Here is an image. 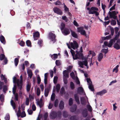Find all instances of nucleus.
Listing matches in <instances>:
<instances>
[{
	"instance_id": "nucleus-1",
	"label": "nucleus",
	"mask_w": 120,
	"mask_h": 120,
	"mask_svg": "<svg viewBox=\"0 0 120 120\" xmlns=\"http://www.w3.org/2000/svg\"><path fill=\"white\" fill-rule=\"evenodd\" d=\"M70 52L74 60H77L78 59L82 60H84V56L83 54L81 52L76 50L75 51L76 54H75V51L72 49H71Z\"/></svg>"
},
{
	"instance_id": "nucleus-2",
	"label": "nucleus",
	"mask_w": 120,
	"mask_h": 120,
	"mask_svg": "<svg viewBox=\"0 0 120 120\" xmlns=\"http://www.w3.org/2000/svg\"><path fill=\"white\" fill-rule=\"evenodd\" d=\"M110 18H113L115 19H117V16L116 15V11H112L111 12L109 11L108 13Z\"/></svg>"
},
{
	"instance_id": "nucleus-3",
	"label": "nucleus",
	"mask_w": 120,
	"mask_h": 120,
	"mask_svg": "<svg viewBox=\"0 0 120 120\" xmlns=\"http://www.w3.org/2000/svg\"><path fill=\"white\" fill-rule=\"evenodd\" d=\"M49 39L53 42V43L56 42V36L54 34L50 32L49 34Z\"/></svg>"
},
{
	"instance_id": "nucleus-4",
	"label": "nucleus",
	"mask_w": 120,
	"mask_h": 120,
	"mask_svg": "<svg viewBox=\"0 0 120 120\" xmlns=\"http://www.w3.org/2000/svg\"><path fill=\"white\" fill-rule=\"evenodd\" d=\"M20 81L19 82V79L17 80V86L19 88L20 90H21L22 88V76L21 75L20 77Z\"/></svg>"
},
{
	"instance_id": "nucleus-5",
	"label": "nucleus",
	"mask_w": 120,
	"mask_h": 120,
	"mask_svg": "<svg viewBox=\"0 0 120 120\" xmlns=\"http://www.w3.org/2000/svg\"><path fill=\"white\" fill-rule=\"evenodd\" d=\"M53 10L54 13L60 15H62L63 12L59 8L55 7L53 9Z\"/></svg>"
},
{
	"instance_id": "nucleus-6",
	"label": "nucleus",
	"mask_w": 120,
	"mask_h": 120,
	"mask_svg": "<svg viewBox=\"0 0 120 120\" xmlns=\"http://www.w3.org/2000/svg\"><path fill=\"white\" fill-rule=\"evenodd\" d=\"M70 45L71 47L73 49L75 50V48H78L79 45L77 42L75 41H73V43L72 42L70 43Z\"/></svg>"
},
{
	"instance_id": "nucleus-7",
	"label": "nucleus",
	"mask_w": 120,
	"mask_h": 120,
	"mask_svg": "<svg viewBox=\"0 0 120 120\" xmlns=\"http://www.w3.org/2000/svg\"><path fill=\"white\" fill-rule=\"evenodd\" d=\"M57 116V113L55 111H53L51 112L50 114V117L52 119H54L56 118Z\"/></svg>"
},
{
	"instance_id": "nucleus-8",
	"label": "nucleus",
	"mask_w": 120,
	"mask_h": 120,
	"mask_svg": "<svg viewBox=\"0 0 120 120\" xmlns=\"http://www.w3.org/2000/svg\"><path fill=\"white\" fill-rule=\"evenodd\" d=\"M40 34L38 31L35 32L33 33V37L34 40H37L38 38L40 37Z\"/></svg>"
},
{
	"instance_id": "nucleus-9",
	"label": "nucleus",
	"mask_w": 120,
	"mask_h": 120,
	"mask_svg": "<svg viewBox=\"0 0 120 120\" xmlns=\"http://www.w3.org/2000/svg\"><path fill=\"white\" fill-rule=\"evenodd\" d=\"M87 9L89 11V14H91L90 13L91 12H92V11L94 10H96V11H98V9L97 8H96L94 7H91L90 9L89 7L87 8Z\"/></svg>"
},
{
	"instance_id": "nucleus-10",
	"label": "nucleus",
	"mask_w": 120,
	"mask_h": 120,
	"mask_svg": "<svg viewBox=\"0 0 120 120\" xmlns=\"http://www.w3.org/2000/svg\"><path fill=\"white\" fill-rule=\"evenodd\" d=\"M63 30V33L64 35H67L70 33L69 30L68 28H65Z\"/></svg>"
},
{
	"instance_id": "nucleus-11",
	"label": "nucleus",
	"mask_w": 120,
	"mask_h": 120,
	"mask_svg": "<svg viewBox=\"0 0 120 120\" xmlns=\"http://www.w3.org/2000/svg\"><path fill=\"white\" fill-rule=\"evenodd\" d=\"M74 98L76 101L77 104L79 105L80 104L79 99V96L77 94H74Z\"/></svg>"
},
{
	"instance_id": "nucleus-12",
	"label": "nucleus",
	"mask_w": 120,
	"mask_h": 120,
	"mask_svg": "<svg viewBox=\"0 0 120 120\" xmlns=\"http://www.w3.org/2000/svg\"><path fill=\"white\" fill-rule=\"evenodd\" d=\"M107 92V91L105 89L103 90L97 92L96 94L102 96Z\"/></svg>"
},
{
	"instance_id": "nucleus-13",
	"label": "nucleus",
	"mask_w": 120,
	"mask_h": 120,
	"mask_svg": "<svg viewBox=\"0 0 120 120\" xmlns=\"http://www.w3.org/2000/svg\"><path fill=\"white\" fill-rule=\"evenodd\" d=\"M88 111L87 109L85 108L84 109L82 112V115L83 117H86L87 116Z\"/></svg>"
},
{
	"instance_id": "nucleus-14",
	"label": "nucleus",
	"mask_w": 120,
	"mask_h": 120,
	"mask_svg": "<svg viewBox=\"0 0 120 120\" xmlns=\"http://www.w3.org/2000/svg\"><path fill=\"white\" fill-rule=\"evenodd\" d=\"M80 100L81 103L82 105H86V100L84 97H81L80 98Z\"/></svg>"
},
{
	"instance_id": "nucleus-15",
	"label": "nucleus",
	"mask_w": 120,
	"mask_h": 120,
	"mask_svg": "<svg viewBox=\"0 0 120 120\" xmlns=\"http://www.w3.org/2000/svg\"><path fill=\"white\" fill-rule=\"evenodd\" d=\"M64 103L62 101H61L60 103L59 107V108L60 109H63L64 108Z\"/></svg>"
},
{
	"instance_id": "nucleus-16",
	"label": "nucleus",
	"mask_w": 120,
	"mask_h": 120,
	"mask_svg": "<svg viewBox=\"0 0 120 120\" xmlns=\"http://www.w3.org/2000/svg\"><path fill=\"white\" fill-rule=\"evenodd\" d=\"M84 92L83 89L82 87H80L78 88V92L80 94H81V93H83Z\"/></svg>"
},
{
	"instance_id": "nucleus-17",
	"label": "nucleus",
	"mask_w": 120,
	"mask_h": 120,
	"mask_svg": "<svg viewBox=\"0 0 120 120\" xmlns=\"http://www.w3.org/2000/svg\"><path fill=\"white\" fill-rule=\"evenodd\" d=\"M63 77L65 78L69 77V74L68 71L66 70H65L63 72Z\"/></svg>"
},
{
	"instance_id": "nucleus-18",
	"label": "nucleus",
	"mask_w": 120,
	"mask_h": 120,
	"mask_svg": "<svg viewBox=\"0 0 120 120\" xmlns=\"http://www.w3.org/2000/svg\"><path fill=\"white\" fill-rule=\"evenodd\" d=\"M103 55L102 53H100L98 55V60L99 62L101 61L103 57Z\"/></svg>"
},
{
	"instance_id": "nucleus-19",
	"label": "nucleus",
	"mask_w": 120,
	"mask_h": 120,
	"mask_svg": "<svg viewBox=\"0 0 120 120\" xmlns=\"http://www.w3.org/2000/svg\"><path fill=\"white\" fill-rule=\"evenodd\" d=\"M28 76L30 79H31L33 75V73L32 71L30 69L28 70L27 71Z\"/></svg>"
},
{
	"instance_id": "nucleus-20",
	"label": "nucleus",
	"mask_w": 120,
	"mask_h": 120,
	"mask_svg": "<svg viewBox=\"0 0 120 120\" xmlns=\"http://www.w3.org/2000/svg\"><path fill=\"white\" fill-rule=\"evenodd\" d=\"M71 33L72 36L73 37L75 38H78V36L77 35L75 31H72L71 30Z\"/></svg>"
},
{
	"instance_id": "nucleus-21",
	"label": "nucleus",
	"mask_w": 120,
	"mask_h": 120,
	"mask_svg": "<svg viewBox=\"0 0 120 120\" xmlns=\"http://www.w3.org/2000/svg\"><path fill=\"white\" fill-rule=\"evenodd\" d=\"M113 47L114 48L117 50H119L120 49V45L117 43H115L114 44Z\"/></svg>"
},
{
	"instance_id": "nucleus-22",
	"label": "nucleus",
	"mask_w": 120,
	"mask_h": 120,
	"mask_svg": "<svg viewBox=\"0 0 120 120\" xmlns=\"http://www.w3.org/2000/svg\"><path fill=\"white\" fill-rule=\"evenodd\" d=\"M91 83L89 84V88L90 89L91 91H94V88L93 86V85L92 82H91Z\"/></svg>"
},
{
	"instance_id": "nucleus-23",
	"label": "nucleus",
	"mask_w": 120,
	"mask_h": 120,
	"mask_svg": "<svg viewBox=\"0 0 120 120\" xmlns=\"http://www.w3.org/2000/svg\"><path fill=\"white\" fill-rule=\"evenodd\" d=\"M77 108V106L76 105H75L72 107L70 109L71 111L72 112H73L76 110Z\"/></svg>"
},
{
	"instance_id": "nucleus-24",
	"label": "nucleus",
	"mask_w": 120,
	"mask_h": 120,
	"mask_svg": "<svg viewBox=\"0 0 120 120\" xmlns=\"http://www.w3.org/2000/svg\"><path fill=\"white\" fill-rule=\"evenodd\" d=\"M49 93V89L48 88L45 89V90L44 95L45 96H48Z\"/></svg>"
},
{
	"instance_id": "nucleus-25",
	"label": "nucleus",
	"mask_w": 120,
	"mask_h": 120,
	"mask_svg": "<svg viewBox=\"0 0 120 120\" xmlns=\"http://www.w3.org/2000/svg\"><path fill=\"white\" fill-rule=\"evenodd\" d=\"M115 42L112 39L110 41L109 43L108 44V46L109 48L111 47L113 43Z\"/></svg>"
},
{
	"instance_id": "nucleus-26",
	"label": "nucleus",
	"mask_w": 120,
	"mask_h": 120,
	"mask_svg": "<svg viewBox=\"0 0 120 120\" xmlns=\"http://www.w3.org/2000/svg\"><path fill=\"white\" fill-rule=\"evenodd\" d=\"M11 104L13 108L14 109L16 108V105L15 103L13 101L11 100Z\"/></svg>"
},
{
	"instance_id": "nucleus-27",
	"label": "nucleus",
	"mask_w": 120,
	"mask_h": 120,
	"mask_svg": "<svg viewBox=\"0 0 120 120\" xmlns=\"http://www.w3.org/2000/svg\"><path fill=\"white\" fill-rule=\"evenodd\" d=\"M63 116L65 118L67 117L68 116V112L66 111H64L63 112Z\"/></svg>"
},
{
	"instance_id": "nucleus-28",
	"label": "nucleus",
	"mask_w": 120,
	"mask_h": 120,
	"mask_svg": "<svg viewBox=\"0 0 120 120\" xmlns=\"http://www.w3.org/2000/svg\"><path fill=\"white\" fill-rule=\"evenodd\" d=\"M61 27L60 28L61 30L62 31L65 28V24L64 23L62 22L61 24Z\"/></svg>"
},
{
	"instance_id": "nucleus-29",
	"label": "nucleus",
	"mask_w": 120,
	"mask_h": 120,
	"mask_svg": "<svg viewBox=\"0 0 120 120\" xmlns=\"http://www.w3.org/2000/svg\"><path fill=\"white\" fill-rule=\"evenodd\" d=\"M96 11V10H94L92 12H91L90 13L91 14H95L96 16L98 15H99V13Z\"/></svg>"
},
{
	"instance_id": "nucleus-30",
	"label": "nucleus",
	"mask_w": 120,
	"mask_h": 120,
	"mask_svg": "<svg viewBox=\"0 0 120 120\" xmlns=\"http://www.w3.org/2000/svg\"><path fill=\"white\" fill-rule=\"evenodd\" d=\"M31 85L29 84H27L26 85V89L27 92H29L30 91L31 88Z\"/></svg>"
},
{
	"instance_id": "nucleus-31",
	"label": "nucleus",
	"mask_w": 120,
	"mask_h": 120,
	"mask_svg": "<svg viewBox=\"0 0 120 120\" xmlns=\"http://www.w3.org/2000/svg\"><path fill=\"white\" fill-rule=\"evenodd\" d=\"M119 66V65H117L115 68H113V72H114L115 71L116 73H117L118 71V68Z\"/></svg>"
},
{
	"instance_id": "nucleus-32",
	"label": "nucleus",
	"mask_w": 120,
	"mask_h": 120,
	"mask_svg": "<svg viewBox=\"0 0 120 120\" xmlns=\"http://www.w3.org/2000/svg\"><path fill=\"white\" fill-rule=\"evenodd\" d=\"M70 87L72 90H73L75 88V85L73 82H71L70 83Z\"/></svg>"
},
{
	"instance_id": "nucleus-33",
	"label": "nucleus",
	"mask_w": 120,
	"mask_h": 120,
	"mask_svg": "<svg viewBox=\"0 0 120 120\" xmlns=\"http://www.w3.org/2000/svg\"><path fill=\"white\" fill-rule=\"evenodd\" d=\"M51 57L52 59H55L58 58V56L57 54H54L51 55Z\"/></svg>"
},
{
	"instance_id": "nucleus-34",
	"label": "nucleus",
	"mask_w": 120,
	"mask_h": 120,
	"mask_svg": "<svg viewBox=\"0 0 120 120\" xmlns=\"http://www.w3.org/2000/svg\"><path fill=\"white\" fill-rule=\"evenodd\" d=\"M0 40L2 43H4L5 41V39L4 37L2 35L0 37Z\"/></svg>"
},
{
	"instance_id": "nucleus-35",
	"label": "nucleus",
	"mask_w": 120,
	"mask_h": 120,
	"mask_svg": "<svg viewBox=\"0 0 120 120\" xmlns=\"http://www.w3.org/2000/svg\"><path fill=\"white\" fill-rule=\"evenodd\" d=\"M19 62V59L16 58L14 60V63L15 65L16 66H17L18 63Z\"/></svg>"
},
{
	"instance_id": "nucleus-36",
	"label": "nucleus",
	"mask_w": 120,
	"mask_h": 120,
	"mask_svg": "<svg viewBox=\"0 0 120 120\" xmlns=\"http://www.w3.org/2000/svg\"><path fill=\"white\" fill-rule=\"evenodd\" d=\"M60 88V85L59 84H58L56 86V90L57 92H59Z\"/></svg>"
},
{
	"instance_id": "nucleus-37",
	"label": "nucleus",
	"mask_w": 120,
	"mask_h": 120,
	"mask_svg": "<svg viewBox=\"0 0 120 120\" xmlns=\"http://www.w3.org/2000/svg\"><path fill=\"white\" fill-rule=\"evenodd\" d=\"M16 88L17 86L15 84L14 85L12 89V91L13 93L14 94L15 93Z\"/></svg>"
},
{
	"instance_id": "nucleus-38",
	"label": "nucleus",
	"mask_w": 120,
	"mask_h": 120,
	"mask_svg": "<svg viewBox=\"0 0 120 120\" xmlns=\"http://www.w3.org/2000/svg\"><path fill=\"white\" fill-rule=\"evenodd\" d=\"M108 48L107 49H103L101 51V52L105 53V54H106L108 52Z\"/></svg>"
},
{
	"instance_id": "nucleus-39",
	"label": "nucleus",
	"mask_w": 120,
	"mask_h": 120,
	"mask_svg": "<svg viewBox=\"0 0 120 120\" xmlns=\"http://www.w3.org/2000/svg\"><path fill=\"white\" fill-rule=\"evenodd\" d=\"M87 60V59L86 58L83 61H82L84 65L86 67H87V66L88 65V62Z\"/></svg>"
},
{
	"instance_id": "nucleus-40",
	"label": "nucleus",
	"mask_w": 120,
	"mask_h": 120,
	"mask_svg": "<svg viewBox=\"0 0 120 120\" xmlns=\"http://www.w3.org/2000/svg\"><path fill=\"white\" fill-rule=\"evenodd\" d=\"M59 101L58 100L56 99L55 101L54 106L56 107H57L58 105Z\"/></svg>"
},
{
	"instance_id": "nucleus-41",
	"label": "nucleus",
	"mask_w": 120,
	"mask_h": 120,
	"mask_svg": "<svg viewBox=\"0 0 120 120\" xmlns=\"http://www.w3.org/2000/svg\"><path fill=\"white\" fill-rule=\"evenodd\" d=\"M110 30L111 31V34L112 36H113V35L114 32V29L111 26H110Z\"/></svg>"
},
{
	"instance_id": "nucleus-42",
	"label": "nucleus",
	"mask_w": 120,
	"mask_h": 120,
	"mask_svg": "<svg viewBox=\"0 0 120 120\" xmlns=\"http://www.w3.org/2000/svg\"><path fill=\"white\" fill-rule=\"evenodd\" d=\"M26 44L27 46H31V43L30 41L28 40L26 41Z\"/></svg>"
},
{
	"instance_id": "nucleus-43",
	"label": "nucleus",
	"mask_w": 120,
	"mask_h": 120,
	"mask_svg": "<svg viewBox=\"0 0 120 120\" xmlns=\"http://www.w3.org/2000/svg\"><path fill=\"white\" fill-rule=\"evenodd\" d=\"M55 97V94L54 93H53L51 96V99L52 101L54 100Z\"/></svg>"
},
{
	"instance_id": "nucleus-44",
	"label": "nucleus",
	"mask_w": 120,
	"mask_h": 120,
	"mask_svg": "<svg viewBox=\"0 0 120 120\" xmlns=\"http://www.w3.org/2000/svg\"><path fill=\"white\" fill-rule=\"evenodd\" d=\"M5 56L4 54H1L0 56V60H2L5 58Z\"/></svg>"
},
{
	"instance_id": "nucleus-45",
	"label": "nucleus",
	"mask_w": 120,
	"mask_h": 120,
	"mask_svg": "<svg viewBox=\"0 0 120 120\" xmlns=\"http://www.w3.org/2000/svg\"><path fill=\"white\" fill-rule=\"evenodd\" d=\"M26 116V114L25 111H23L21 113L20 116L22 118H23L25 117Z\"/></svg>"
},
{
	"instance_id": "nucleus-46",
	"label": "nucleus",
	"mask_w": 120,
	"mask_h": 120,
	"mask_svg": "<svg viewBox=\"0 0 120 120\" xmlns=\"http://www.w3.org/2000/svg\"><path fill=\"white\" fill-rule=\"evenodd\" d=\"M37 104L39 106L40 108H41L43 106V104L42 103H41L39 101H38L37 102Z\"/></svg>"
},
{
	"instance_id": "nucleus-47",
	"label": "nucleus",
	"mask_w": 120,
	"mask_h": 120,
	"mask_svg": "<svg viewBox=\"0 0 120 120\" xmlns=\"http://www.w3.org/2000/svg\"><path fill=\"white\" fill-rule=\"evenodd\" d=\"M54 3L56 5H60L62 4V3L59 0H58L56 2Z\"/></svg>"
},
{
	"instance_id": "nucleus-48",
	"label": "nucleus",
	"mask_w": 120,
	"mask_h": 120,
	"mask_svg": "<svg viewBox=\"0 0 120 120\" xmlns=\"http://www.w3.org/2000/svg\"><path fill=\"white\" fill-rule=\"evenodd\" d=\"M80 34L82 35L86 36V37H87L85 31L84 30H82L80 32Z\"/></svg>"
},
{
	"instance_id": "nucleus-49",
	"label": "nucleus",
	"mask_w": 120,
	"mask_h": 120,
	"mask_svg": "<svg viewBox=\"0 0 120 120\" xmlns=\"http://www.w3.org/2000/svg\"><path fill=\"white\" fill-rule=\"evenodd\" d=\"M73 103V100L72 98H70L69 101V105L70 106H71Z\"/></svg>"
},
{
	"instance_id": "nucleus-50",
	"label": "nucleus",
	"mask_w": 120,
	"mask_h": 120,
	"mask_svg": "<svg viewBox=\"0 0 120 120\" xmlns=\"http://www.w3.org/2000/svg\"><path fill=\"white\" fill-rule=\"evenodd\" d=\"M0 99L1 102H3L4 100V96L3 94H2L0 95Z\"/></svg>"
},
{
	"instance_id": "nucleus-51",
	"label": "nucleus",
	"mask_w": 120,
	"mask_h": 120,
	"mask_svg": "<svg viewBox=\"0 0 120 120\" xmlns=\"http://www.w3.org/2000/svg\"><path fill=\"white\" fill-rule=\"evenodd\" d=\"M40 90L39 88L38 87L37 88V94L38 96H39L40 95Z\"/></svg>"
},
{
	"instance_id": "nucleus-52",
	"label": "nucleus",
	"mask_w": 120,
	"mask_h": 120,
	"mask_svg": "<svg viewBox=\"0 0 120 120\" xmlns=\"http://www.w3.org/2000/svg\"><path fill=\"white\" fill-rule=\"evenodd\" d=\"M19 45L22 46H24L25 45V42L23 41H21L19 43Z\"/></svg>"
},
{
	"instance_id": "nucleus-53",
	"label": "nucleus",
	"mask_w": 120,
	"mask_h": 120,
	"mask_svg": "<svg viewBox=\"0 0 120 120\" xmlns=\"http://www.w3.org/2000/svg\"><path fill=\"white\" fill-rule=\"evenodd\" d=\"M111 24L112 26H114L116 24V21L114 20H112L111 22Z\"/></svg>"
},
{
	"instance_id": "nucleus-54",
	"label": "nucleus",
	"mask_w": 120,
	"mask_h": 120,
	"mask_svg": "<svg viewBox=\"0 0 120 120\" xmlns=\"http://www.w3.org/2000/svg\"><path fill=\"white\" fill-rule=\"evenodd\" d=\"M55 63L56 65L57 66H59L61 65L60 61L59 60H56Z\"/></svg>"
},
{
	"instance_id": "nucleus-55",
	"label": "nucleus",
	"mask_w": 120,
	"mask_h": 120,
	"mask_svg": "<svg viewBox=\"0 0 120 120\" xmlns=\"http://www.w3.org/2000/svg\"><path fill=\"white\" fill-rule=\"evenodd\" d=\"M21 111L20 109L18 110L17 112V116L18 117H19L21 116Z\"/></svg>"
},
{
	"instance_id": "nucleus-56",
	"label": "nucleus",
	"mask_w": 120,
	"mask_h": 120,
	"mask_svg": "<svg viewBox=\"0 0 120 120\" xmlns=\"http://www.w3.org/2000/svg\"><path fill=\"white\" fill-rule=\"evenodd\" d=\"M57 77L56 76L54 77L53 79V82L55 84H56L57 83Z\"/></svg>"
},
{
	"instance_id": "nucleus-57",
	"label": "nucleus",
	"mask_w": 120,
	"mask_h": 120,
	"mask_svg": "<svg viewBox=\"0 0 120 120\" xmlns=\"http://www.w3.org/2000/svg\"><path fill=\"white\" fill-rule=\"evenodd\" d=\"M57 113L58 117L59 118H60L62 115L61 112L60 111H58L57 112Z\"/></svg>"
},
{
	"instance_id": "nucleus-58",
	"label": "nucleus",
	"mask_w": 120,
	"mask_h": 120,
	"mask_svg": "<svg viewBox=\"0 0 120 120\" xmlns=\"http://www.w3.org/2000/svg\"><path fill=\"white\" fill-rule=\"evenodd\" d=\"M87 107L88 109V110L90 112H91L92 111L91 107L90 105H87Z\"/></svg>"
},
{
	"instance_id": "nucleus-59",
	"label": "nucleus",
	"mask_w": 120,
	"mask_h": 120,
	"mask_svg": "<svg viewBox=\"0 0 120 120\" xmlns=\"http://www.w3.org/2000/svg\"><path fill=\"white\" fill-rule=\"evenodd\" d=\"M63 80L64 83L65 84H67L68 82V79L66 78L63 77Z\"/></svg>"
},
{
	"instance_id": "nucleus-60",
	"label": "nucleus",
	"mask_w": 120,
	"mask_h": 120,
	"mask_svg": "<svg viewBox=\"0 0 120 120\" xmlns=\"http://www.w3.org/2000/svg\"><path fill=\"white\" fill-rule=\"evenodd\" d=\"M64 10L65 11L67 12L69 11V9L66 6V5L64 4Z\"/></svg>"
},
{
	"instance_id": "nucleus-61",
	"label": "nucleus",
	"mask_w": 120,
	"mask_h": 120,
	"mask_svg": "<svg viewBox=\"0 0 120 120\" xmlns=\"http://www.w3.org/2000/svg\"><path fill=\"white\" fill-rule=\"evenodd\" d=\"M7 90L8 88L7 86H4L3 88V91L5 93L6 91Z\"/></svg>"
},
{
	"instance_id": "nucleus-62",
	"label": "nucleus",
	"mask_w": 120,
	"mask_h": 120,
	"mask_svg": "<svg viewBox=\"0 0 120 120\" xmlns=\"http://www.w3.org/2000/svg\"><path fill=\"white\" fill-rule=\"evenodd\" d=\"M83 30V28L82 27H78L77 28V31L78 32H81Z\"/></svg>"
},
{
	"instance_id": "nucleus-63",
	"label": "nucleus",
	"mask_w": 120,
	"mask_h": 120,
	"mask_svg": "<svg viewBox=\"0 0 120 120\" xmlns=\"http://www.w3.org/2000/svg\"><path fill=\"white\" fill-rule=\"evenodd\" d=\"M42 40H39L38 41V43L41 47L42 45Z\"/></svg>"
},
{
	"instance_id": "nucleus-64",
	"label": "nucleus",
	"mask_w": 120,
	"mask_h": 120,
	"mask_svg": "<svg viewBox=\"0 0 120 120\" xmlns=\"http://www.w3.org/2000/svg\"><path fill=\"white\" fill-rule=\"evenodd\" d=\"M75 116H71L70 118V120H76Z\"/></svg>"
}]
</instances>
